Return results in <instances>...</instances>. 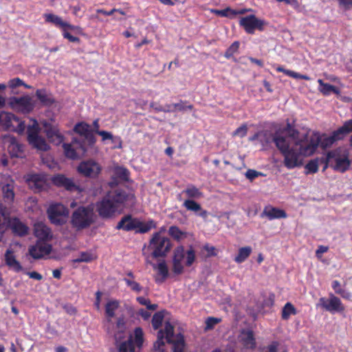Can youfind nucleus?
<instances>
[{"label":"nucleus","instance_id":"1","mask_svg":"<svg viewBox=\"0 0 352 352\" xmlns=\"http://www.w3.org/2000/svg\"><path fill=\"white\" fill-rule=\"evenodd\" d=\"M259 142L263 147L274 142L284 157L285 166L292 169L302 165L303 157L315 153L320 138L316 133L311 135L301 134L288 123L286 128L275 133L268 130L261 131Z\"/></svg>","mask_w":352,"mask_h":352},{"label":"nucleus","instance_id":"2","mask_svg":"<svg viewBox=\"0 0 352 352\" xmlns=\"http://www.w3.org/2000/svg\"><path fill=\"white\" fill-rule=\"evenodd\" d=\"M126 199V195L122 190L110 192L96 203V210L103 219L113 217L117 212L122 210Z\"/></svg>","mask_w":352,"mask_h":352},{"label":"nucleus","instance_id":"3","mask_svg":"<svg viewBox=\"0 0 352 352\" xmlns=\"http://www.w3.org/2000/svg\"><path fill=\"white\" fill-rule=\"evenodd\" d=\"M172 245L170 239L161 232H155L151 238L148 246L142 249L146 262H148L150 256L153 258L165 257L170 252Z\"/></svg>","mask_w":352,"mask_h":352},{"label":"nucleus","instance_id":"4","mask_svg":"<svg viewBox=\"0 0 352 352\" xmlns=\"http://www.w3.org/2000/svg\"><path fill=\"white\" fill-rule=\"evenodd\" d=\"M173 331V326L169 322H166L164 329L158 331L157 340L155 345L157 344L158 347L160 345H164V339H166L168 343L173 344L174 352H183L184 348V336L181 333L174 335Z\"/></svg>","mask_w":352,"mask_h":352},{"label":"nucleus","instance_id":"5","mask_svg":"<svg viewBox=\"0 0 352 352\" xmlns=\"http://www.w3.org/2000/svg\"><path fill=\"white\" fill-rule=\"evenodd\" d=\"M94 221V208L91 206H80L73 212L70 223L76 230H82L89 228Z\"/></svg>","mask_w":352,"mask_h":352},{"label":"nucleus","instance_id":"6","mask_svg":"<svg viewBox=\"0 0 352 352\" xmlns=\"http://www.w3.org/2000/svg\"><path fill=\"white\" fill-rule=\"evenodd\" d=\"M326 161L327 164L324 167V170L327 168L329 164L335 170L340 173H344L348 170L351 164L348 153L340 149L329 152Z\"/></svg>","mask_w":352,"mask_h":352},{"label":"nucleus","instance_id":"7","mask_svg":"<svg viewBox=\"0 0 352 352\" xmlns=\"http://www.w3.org/2000/svg\"><path fill=\"white\" fill-rule=\"evenodd\" d=\"M0 127L3 130L22 133L25 131V125L24 122L20 120L13 113L1 111L0 112Z\"/></svg>","mask_w":352,"mask_h":352},{"label":"nucleus","instance_id":"8","mask_svg":"<svg viewBox=\"0 0 352 352\" xmlns=\"http://www.w3.org/2000/svg\"><path fill=\"white\" fill-rule=\"evenodd\" d=\"M38 124L36 120L33 121L32 126L28 128V140L29 143L38 150L46 151L49 150L50 146L45 138L39 135Z\"/></svg>","mask_w":352,"mask_h":352},{"label":"nucleus","instance_id":"9","mask_svg":"<svg viewBox=\"0 0 352 352\" xmlns=\"http://www.w3.org/2000/svg\"><path fill=\"white\" fill-rule=\"evenodd\" d=\"M9 105L14 111L21 113H29L34 108L35 102L29 96L13 97L10 99Z\"/></svg>","mask_w":352,"mask_h":352},{"label":"nucleus","instance_id":"10","mask_svg":"<svg viewBox=\"0 0 352 352\" xmlns=\"http://www.w3.org/2000/svg\"><path fill=\"white\" fill-rule=\"evenodd\" d=\"M47 214L52 223L60 226L66 222L69 211L63 204H54L47 209Z\"/></svg>","mask_w":352,"mask_h":352},{"label":"nucleus","instance_id":"11","mask_svg":"<svg viewBox=\"0 0 352 352\" xmlns=\"http://www.w3.org/2000/svg\"><path fill=\"white\" fill-rule=\"evenodd\" d=\"M318 305L331 313L342 312L345 309L340 299L333 294H329V298H320Z\"/></svg>","mask_w":352,"mask_h":352},{"label":"nucleus","instance_id":"12","mask_svg":"<svg viewBox=\"0 0 352 352\" xmlns=\"http://www.w3.org/2000/svg\"><path fill=\"white\" fill-rule=\"evenodd\" d=\"M52 250L50 244L44 241H38L35 244L30 245L28 248L29 254L34 259H41L48 256Z\"/></svg>","mask_w":352,"mask_h":352},{"label":"nucleus","instance_id":"13","mask_svg":"<svg viewBox=\"0 0 352 352\" xmlns=\"http://www.w3.org/2000/svg\"><path fill=\"white\" fill-rule=\"evenodd\" d=\"M239 25L244 28L247 33L254 34L256 30H263L265 21L252 14L241 18Z\"/></svg>","mask_w":352,"mask_h":352},{"label":"nucleus","instance_id":"14","mask_svg":"<svg viewBox=\"0 0 352 352\" xmlns=\"http://www.w3.org/2000/svg\"><path fill=\"white\" fill-rule=\"evenodd\" d=\"M100 165L94 160H89L82 162L78 167V172L85 177H96L101 171Z\"/></svg>","mask_w":352,"mask_h":352},{"label":"nucleus","instance_id":"15","mask_svg":"<svg viewBox=\"0 0 352 352\" xmlns=\"http://www.w3.org/2000/svg\"><path fill=\"white\" fill-rule=\"evenodd\" d=\"M63 148L65 155L71 159H76L80 155H83L85 151V147L82 142L74 139L70 144H64Z\"/></svg>","mask_w":352,"mask_h":352},{"label":"nucleus","instance_id":"16","mask_svg":"<svg viewBox=\"0 0 352 352\" xmlns=\"http://www.w3.org/2000/svg\"><path fill=\"white\" fill-rule=\"evenodd\" d=\"M3 142L11 157H21L23 156V146L14 137L11 135L5 136Z\"/></svg>","mask_w":352,"mask_h":352},{"label":"nucleus","instance_id":"17","mask_svg":"<svg viewBox=\"0 0 352 352\" xmlns=\"http://www.w3.org/2000/svg\"><path fill=\"white\" fill-rule=\"evenodd\" d=\"M29 187L34 191H41L46 186L45 177L38 174H28L24 177Z\"/></svg>","mask_w":352,"mask_h":352},{"label":"nucleus","instance_id":"18","mask_svg":"<svg viewBox=\"0 0 352 352\" xmlns=\"http://www.w3.org/2000/svg\"><path fill=\"white\" fill-rule=\"evenodd\" d=\"M14 181L8 177L2 184L1 191L4 201L8 204L12 203L14 199Z\"/></svg>","mask_w":352,"mask_h":352},{"label":"nucleus","instance_id":"19","mask_svg":"<svg viewBox=\"0 0 352 352\" xmlns=\"http://www.w3.org/2000/svg\"><path fill=\"white\" fill-rule=\"evenodd\" d=\"M34 232L38 241H47L52 239V233L49 227L43 222H37L34 226Z\"/></svg>","mask_w":352,"mask_h":352},{"label":"nucleus","instance_id":"20","mask_svg":"<svg viewBox=\"0 0 352 352\" xmlns=\"http://www.w3.org/2000/svg\"><path fill=\"white\" fill-rule=\"evenodd\" d=\"M239 341L245 349H253L256 347V340L252 331L243 330L239 334Z\"/></svg>","mask_w":352,"mask_h":352},{"label":"nucleus","instance_id":"21","mask_svg":"<svg viewBox=\"0 0 352 352\" xmlns=\"http://www.w3.org/2000/svg\"><path fill=\"white\" fill-rule=\"evenodd\" d=\"M146 263L151 265L153 268L157 271L158 275L160 277L155 278L157 283H163L167 278L168 269L164 260L160 261L157 264L153 263L148 260V262H146Z\"/></svg>","mask_w":352,"mask_h":352},{"label":"nucleus","instance_id":"22","mask_svg":"<svg viewBox=\"0 0 352 352\" xmlns=\"http://www.w3.org/2000/svg\"><path fill=\"white\" fill-rule=\"evenodd\" d=\"M45 133L48 140L56 145H59L63 141V136L56 126L45 125Z\"/></svg>","mask_w":352,"mask_h":352},{"label":"nucleus","instance_id":"23","mask_svg":"<svg viewBox=\"0 0 352 352\" xmlns=\"http://www.w3.org/2000/svg\"><path fill=\"white\" fill-rule=\"evenodd\" d=\"M120 307V302L118 300H109L105 305V316L107 323L112 324V319L116 316V311Z\"/></svg>","mask_w":352,"mask_h":352},{"label":"nucleus","instance_id":"24","mask_svg":"<svg viewBox=\"0 0 352 352\" xmlns=\"http://www.w3.org/2000/svg\"><path fill=\"white\" fill-rule=\"evenodd\" d=\"M137 223L138 219L132 218L131 215H126L118 222L116 228L125 231L136 230Z\"/></svg>","mask_w":352,"mask_h":352},{"label":"nucleus","instance_id":"25","mask_svg":"<svg viewBox=\"0 0 352 352\" xmlns=\"http://www.w3.org/2000/svg\"><path fill=\"white\" fill-rule=\"evenodd\" d=\"M53 182L58 186L65 187L68 190H78L72 179L65 177L64 175H58L53 178Z\"/></svg>","mask_w":352,"mask_h":352},{"label":"nucleus","instance_id":"26","mask_svg":"<svg viewBox=\"0 0 352 352\" xmlns=\"http://www.w3.org/2000/svg\"><path fill=\"white\" fill-rule=\"evenodd\" d=\"M111 324H108L107 323V329L109 333L112 334L116 340L118 341L119 340H121L123 337V335L126 331V327H125V322L123 318H118L116 323V331L113 332L110 330V326Z\"/></svg>","mask_w":352,"mask_h":352},{"label":"nucleus","instance_id":"27","mask_svg":"<svg viewBox=\"0 0 352 352\" xmlns=\"http://www.w3.org/2000/svg\"><path fill=\"white\" fill-rule=\"evenodd\" d=\"M6 264L16 272H21L23 267L20 263L16 259L14 252L11 250H7L5 254Z\"/></svg>","mask_w":352,"mask_h":352},{"label":"nucleus","instance_id":"28","mask_svg":"<svg viewBox=\"0 0 352 352\" xmlns=\"http://www.w3.org/2000/svg\"><path fill=\"white\" fill-rule=\"evenodd\" d=\"M261 217H266L269 220H272L274 219L286 218L287 214L283 210L276 208L269 207L264 209L261 214Z\"/></svg>","mask_w":352,"mask_h":352},{"label":"nucleus","instance_id":"29","mask_svg":"<svg viewBox=\"0 0 352 352\" xmlns=\"http://www.w3.org/2000/svg\"><path fill=\"white\" fill-rule=\"evenodd\" d=\"M10 226L12 232L19 236L26 235L28 232V227L18 219H11Z\"/></svg>","mask_w":352,"mask_h":352},{"label":"nucleus","instance_id":"30","mask_svg":"<svg viewBox=\"0 0 352 352\" xmlns=\"http://www.w3.org/2000/svg\"><path fill=\"white\" fill-rule=\"evenodd\" d=\"M183 205L188 210L198 212V214L204 219L208 217V212L203 210L199 204L192 199H186Z\"/></svg>","mask_w":352,"mask_h":352},{"label":"nucleus","instance_id":"31","mask_svg":"<svg viewBox=\"0 0 352 352\" xmlns=\"http://www.w3.org/2000/svg\"><path fill=\"white\" fill-rule=\"evenodd\" d=\"M36 96L45 106H51L54 102V99L52 96L47 91L46 89H37L36 91Z\"/></svg>","mask_w":352,"mask_h":352},{"label":"nucleus","instance_id":"32","mask_svg":"<svg viewBox=\"0 0 352 352\" xmlns=\"http://www.w3.org/2000/svg\"><path fill=\"white\" fill-rule=\"evenodd\" d=\"M318 82L319 84V91L325 96L330 95L331 93L338 94L339 91L338 88L329 83H325L322 80L318 79Z\"/></svg>","mask_w":352,"mask_h":352},{"label":"nucleus","instance_id":"33","mask_svg":"<svg viewBox=\"0 0 352 352\" xmlns=\"http://www.w3.org/2000/svg\"><path fill=\"white\" fill-rule=\"evenodd\" d=\"M252 249L250 246H245L239 248L237 255L234 258V261L237 263L244 262L251 254Z\"/></svg>","mask_w":352,"mask_h":352},{"label":"nucleus","instance_id":"34","mask_svg":"<svg viewBox=\"0 0 352 352\" xmlns=\"http://www.w3.org/2000/svg\"><path fill=\"white\" fill-rule=\"evenodd\" d=\"M44 17L46 22L53 23L56 27L60 28L62 30L65 28V21H63L61 17L58 15L54 14H45Z\"/></svg>","mask_w":352,"mask_h":352},{"label":"nucleus","instance_id":"35","mask_svg":"<svg viewBox=\"0 0 352 352\" xmlns=\"http://www.w3.org/2000/svg\"><path fill=\"white\" fill-rule=\"evenodd\" d=\"M314 132H312V133H307L306 134H309V135H311L312 133H314ZM317 133V132H316ZM318 135H320V134L318 133ZM319 138H320V142H321V144H322V146L323 147H327V146H329L331 145H332L333 144V142L336 140H341L342 139V136L341 135H339L338 133H336V131L333 132V135L331 136H329V137H327V138H324L322 140H321V138H320V136H319ZM320 144V143H318ZM319 145V144H318ZM318 146H317L318 147Z\"/></svg>","mask_w":352,"mask_h":352},{"label":"nucleus","instance_id":"36","mask_svg":"<svg viewBox=\"0 0 352 352\" xmlns=\"http://www.w3.org/2000/svg\"><path fill=\"white\" fill-rule=\"evenodd\" d=\"M155 228V223L153 221L151 220L148 222H142L138 219L136 232L140 233H146L151 230L152 228Z\"/></svg>","mask_w":352,"mask_h":352},{"label":"nucleus","instance_id":"37","mask_svg":"<svg viewBox=\"0 0 352 352\" xmlns=\"http://www.w3.org/2000/svg\"><path fill=\"white\" fill-rule=\"evenodd\" d=\"M296 314V309L294 306L291 302H287L282 309L281 317L283 320H287L291 316Z\"/></svg>","mask_w":352,"mask_h":352},{"label":"nucleus","instance_id":"38","mask_svg":"<svg viewBox=\"0 0 352 352\" xmlns=\"http://www.w3.org/2000/svg\"><path fill=\"white\" fill-rule=\"evenodd\" d=\"M183 192L190 199H199L203 196V193L194 186H188Z\"/></svg>","mask_w":352,"mask_h":352},{"label":"nucleus","instance_id":"39","mask_svg":"<svg viewBox=\"0 0 352 352\" xmlns=\"http://www.w3.org/2000/svg\"><path fill=\"white\" fill-rule=\"evenodd\" d=\"M74 131L80 135L87 137L90 133V125L84 122H79L75 125Z\"/></svg>","mask_w":352,"mask_h":352},{"label":"nucleus","instance_id":"40","mask_svg":"<svg viewBox=\"0 0 352 352\" xmlns=\"http://www.w3.org/2000/svg\"><path fill=\"white\" fill-rule=\"evenodd\" d=\"M320 161L323 162L324 160L316 158L309 161L305 166L306 174L316 173L318 170Z\"/></svg>","mask_w":352,"mask_h":352},{"label":"nucleus","instance_id":"41","mask_svg":"<svg viewBox=\"0 0 352 352\" xmlns=\"http://www.w3.org/2000/svg\"><path fill=\"white\" fill-rule=\"evenodd\" d=\"M331 287L337 294L340 295L344 298H350L351 294L342 289L340 283L338 280H335L332 281Z\"/></svg>","mask_w":352,"mask_h":352},{"label":"nucleus","instance_id":"42","mask_svg":"<svg viewBox=\"0 0 352 352\" xmlns=\"http://www.w3.org/2000/svg\"><path fill=\"white\" fill-rule=\"evenodd\" d=\"M96 256L94 254L90 252H81L80 256L72 260L73 263H81V262H90L95 259Z\"/></svg>","mask_w":352,"mask_h":352},{"label":"nucleus","instance_id":"43","mask_svg":"<svg viewBox=\"0 0 352 352\" xmlns=\"http://www.w3.org/2000/svg\"><path fill=\"white\" fill-rule=\"evenodd\" d=\"M119 352H135L133 342L131 339L122 342L118 347Z\"/></svg>","mask_w":352,"mask_h":352},{"label":"nucleus","instance_id":"44","mask_svg":"<svg viewBox=\"0 0 352 352\" xmlns=\"http://www.w3.org/2000/svg\"><path fill=\"white\" fill-rule=\"evenodd\" d=\"M164 320V312L159 311L155 313L152 318V325L155 329H159V327L162 325V323Z\"/></svg>","mask_w":352,"mask_h":352},{"label":"nucleus","instance_id":"45","mask_svg":"<svg viewBox=\"0 0 352 352\" xmlns=\"http://www.w3.org/2000/svg\"><path fill=\"white\" fill-rule=\"evenodd\" d=\"M352 131V120L346 121L342 127L336 131V133L343 138L344 135Z\"/></svg>","mask_w":352,"mask_h":352},{"label":"nucleus","instance_id":"46","mask_svg":"<svg viewBox=\"0 0 352 352\" xmlns=\"http://www.w3.org/2000/svg\"><path fill=\"white\" fill-rule=\"evenodd\" d=\"M186 254L182 246L177 247L174 250L173 261L182 262L185 258Z\"/></svg>","mask_w":352,"mask_h":352},{"label":"nucleus","instance_id":"47","mask_svg":"<svg viewBox=\"0 0 352 352\" xmlns=\"http://www.w3.org/2000/svg\"><path fill=\"white\" fill-rule=\"evenodd\" d=\"M168 234L176 240L181 239L184 235V233L177 226H170L168 230Z\"/></svg>","mask_w":352,"mask_h":352},{"label":"nucleus","instance_id":"48","mask_svg":"<svg viewBox=\"0 0 352 352\" xmlns=\"http://www.w3.org/2000/svg\"><path fill=\"white\" fill-rule=\"evenodd\" d=\"M248 128L247 124H243L232 133V136H236L241 138H244L248 133Z\"/></svg>","mask_w":352,"mask_h":352},{"label":"nucleus","instance_id":"49","mask_svg":"<svg viewBox=\"0 0 352 352\" xmlns=\"http://www.w3.org/2000/svg\"><path fill=\"white\" fill-rule=\"evenodd\" d=\"M137 300L140 304L145 305L149 310H155L157 307V305L156 304H151L149 299L146 298L144 297H138Z\"/></svg>","mask_w":352,"mask_h":352},{"label":"nucleus","instance_id":"50","mask_svg":"<svg viewBox=\"0 0 352 352\" xmlns=\"http://www.w3.org/2000/svg\"><path fill=\"white\" fill-rule=\"evenodd\" d=\"M239 47V42H238V41L234 42L230 46V47L226 50V52L225 53V56L228 58H230L231 56H233V54L234 53H236L238 51Z\"/></svg>","mask_w":352,"mask_h":352},{"label":"nucleus","instance_id":"51","mask_svg":"<svg viewBox=\"0 0 352 352\" xmlns=\"http://www.w3.org/2000/svg\"><path fill=\"white\" fill-rule=\"evenodd\" d=\"M135 342L138 346H140L143 342V331L141 328H135L134 331Z\"/></svg>","mask_w":352,"mask_h":352},{"label":"nucleus","instance_id":"52","mask_svg":"<svg viewBox=\"0 0 352 352\" xmlns=\"http://www.w3.org/2000/svg\"><path fill=\"white\" fill-rule=\"evenodd\" d=\"M124 280L126 283V284L129 287H130L133 291L136 292L138 293L142 291V287L137 282L128 278H124Z\"/></svg>","mask_w":352,"mask_h":352},{"label":"nucleus","instance_id":"53","mask_svg":"<svg viewBox=\"0 0 352 352\" xmlns=\"http://www.w3.org/2000/svg\"><path fill=\"white\" fill-rule=\"evenodd\" d=\"M186 254V265L187 266H190L195 259V253L192 249L188 250L187 252H185Z\"/></svg>","mask_w":352,"mask_h":352},{"label":"nucleus","instance_id":"54","mask_svg":"<svg viewBox=\"0 0 352 352\" xmlns=\"http://www.w3.org/2000/svg\"><path fill=\"white\" fill-rule=\"evenodd\" d=\"M184 266L182 262L173 260V271L176 274H180L183 272Z\"/></svg>","mask_w":352,"mask_h":352},{"label":"nucleus","instance_id":"55","mask_svg":"<svg viewBox=\"0 0 352 352\" xmlns=\"http://www.w3.org/2000/svg\"><path fill=\"white\" fill-rule=\"evenodd\" d=\"M221 322V319L214 317H209L206 321V328L212 329L214 325Z\"/></svg>","mask_w":352,"mask_h":352},{"label":"nucleus","instance_id":"56","mask_svg":"<svg viewBox=\"0 0 352 352\" xmlns=\"http://www.w3.org/2000/svg\"><path fill=\"white\" fill-rule=\"evenodd\" d=\"M24 85V82L19 78H14L9 81L8 85L10 88H16L19 86Z\"/></svg>","mask_w":352,"mask_h":352},{"label":"nucleus","instance_id":"57","mask_svg":"<svg viewBox=\"0 0 352 352\" xmlns=\"http://www.w3.org/2000/svg\"><path fill=\"white\" fill-rule=\"evenodd\" d=\"M63 31V36L65 38L68 39L70 42L72 43H78L79 42L80 39L79 38L72 36L68 31H66V30L64 29Z\"/></svg>","mask_w":352,"mask_h":352},{"label":"nucleus","instance_id":"58","mask_svg":"<svg viewBox=\"0 0 352 352\" xmlns=\"http://www.w3.org/2000/svg\"><path fill=\"white\" fill-rule=\"evenodd\" d=\"M184 103V102L181 101L180 102L173 104L174 109L178 111H184L186 109H192V105L185 106Z\"/></svg>","mask_w":352,"mask_h":352},{"label":"nucleus","instance_id":"59","mask_svg":"<svg viewBox=\"0 0 352 352\" xmlns=\"http://www.w3.org/2000/svg\"><path fill=\"white\" fill-rule=\"evenodd\" d=\"M261 175V173L252 169H249L245 173V177L250 180H253L254 179H255L256 177Z\"/></svg>","mask_w":352,"mask_h":352},{"label":"nucleus","instance_id":"60","mask_svg":"<svg viewBox=\"0 0 352 352\" xmlns=\"http://www.w3.org/2000/svg\"><path fill=\"white\" fill-rule=\"evenodd\" d=\"M339 5L344 8L345 10H349L352 8V0H338Z\"/></svg>","mask_w":352,"mask_h":352},{"label":"nucleus","instance_id":"61","mask_svg":"<svg viewBox=\"0 0 352 352\" xmlns=\"http://www.w3.org/2000/svg\"><path fill=\"white\" fill-rule=\"evenodd\" d=\"M98 134L102 137V140L113 139L112 134L110 132L106 131H98Z\"/></svg>","mask_w":352,"mask_h":352},{"label":"nucleus","instance_id":"62","mask_svg":"<svg viewBox=\"0 0 352 352\" xmlns=\"http://www.w3.org/2000/svg\"><path fill=\"white\" fill-rule=\"evenodd\" d=\"M27 274L30 278H33L37 280H41L43 279V276L35 271L27 272Z\"/></svg>","mask_w":352,"mask_h":352},{"label":"nucleus","instance_id":"63","mask_svg":"<svg viewBox=\"0 0 352 352\" xmlns=\"http://www.w3.org/2000/svg\"><path fill=\"white\" fill-rule=\"evenodd\" d=\"M276 70L278 72H283L284 73L285 75L288 76H290V77H292L293 76V74H294V71H292V70H289V69H284L282 66H277L276 67Z\"/></svg>","mask_w":352,"mask_h":352},{"label":"nucleus","instance_id":"64","mask_svg":"<svg viewBox=\"0 0 352 352\" xmlns=\"http://www.w3.org/2000/svg\"><path fill=\"white\" fill-rule=\"evenodd\" d=\"M278 343L277 342H272L266 349L265 352H277Z\"/></svg>","mask_w":352,"mask_h":352}]
</instances>
